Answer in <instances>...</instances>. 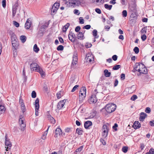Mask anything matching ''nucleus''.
I'll return each instance as SVG.
<instances>
[{
    "label": "nucleus",
    "instance_id": "1",
    "mask_svg": "<svg viewBox=\"0 0 154 154\" xmlns=\"http://www.w3.org/2000/svg\"><path fill=\"white\" fill-rule=\"evenodd\" d=\"M134 69L140 74H146L148 73V69L143 64L140 63H136L134 66Z\"/></svg>",
    "mask_w": 154,
    "mask_h": 154
},
{
    "label": "nucleus",
    "instance_id": "2",
    "mask_svg": "<svg viewBox=\"0 0 154 154\" xmlns=\"http://www.w3.org/2000/svg\"><path fill=\"white\" fill-rule=\"evenodd\" d=\"M116 107V104L114 103H109L106 106V110L107 112L110 113L115 110Z\"/></svg>",
    "mask_w": 154,
    "mask_h": 154
},
{
    "label": "nucleus",
    "instance_id": "3",
    "mask_svg": "<svg viewBox=\"0 0 154 154\" xmlns=\"http://www.w3.org/2000/svg\"><path fill=\"white\" fill-rule=\"evenodd\" d=\"M86 89L85 87H82L80 90L79 92V99L80 101H82L86 97Z\"/></svg>",
    "mask_w": 154,
    "mask_h": 154
},
{
    "label": "nucleus",
    "instance_id": "4",
    "mask_svg": "<svg viewBox=\"0 0 154 154\" xmlns=\"http://www.w3.org/2000/svg\"><path fill=\"white\" fill-rule=\"evenodd\" d=\"M130 12L131 13L130 17V20L132 23H135L138 16L137 11H131Z\"/></svg>",
    "mask_w": 154,
    "mask_h": 154
},
{
    "label": "nucleus",
    "instance_id": "5",
    "mask_svg": "<svg viewBox=\"0 0 154 154\" xmlns=\"http://www.w3.org/2000/svg\"><path fill=\"white\" fill-rule=\"evenodd\" d=\"M39 99L38 98H37L35 101V115L36 116H38V111L39 107Z\"/></svg>",
    "mask_w": 154,
    "mask_h": 154
},
{
    "label": "nucleus",
    "instance_id": "6",
    "mask_svg": "<svg viewBox=\"0 0 154 154\" xmlns=\"http://www.w3.org/2000/svg\"><path fill=\"white\" fill-rule=\"evenodd\" d=\"M5 145L6 151L9 150L12 146V144L9 140L8 139L7 137V135L5 136Z\"/></svg>",
    "mask_w": 154,
    "mask_h": 154
},
{
    "label": "nucleus",
    "instance_id": "7",
    "mask_svg": "<svg viewBox=\"0 0 154 154\" xmlns=\"http://www.w3.org/2000/svg\"><path fill=\"white\" fill-rule=\"evenodd\" d=\"M30 69L31 70L36 71L40 67L38 64L35 63H32L30 64Z\"/></svg>",
    "mask_w": 154,
    "mask_h": 154
},
{
    "label": "nucleus",
    "instance_id": "8",
    "mask_svg": "<svg viewBox=\"0 0 154 154\" xmlns=\"http://www.w3.org/2000/svg\"><path fill=\"white\" fill-rule=\"evenodd\" d=\"M15 35H13L12 38V44L13 49H16L18 46V42L15 39Z\"/></svg>",
    "mask_w": 154,
    "mask_h": 154
},
{
    "label": "nucleus",
    "instance_id": "9",
    "mask_svg": "<svg viewBox=\"0 0 154 154\" xmlns=\"http://www.w3.org/2000/svg\"><path fill=\"white\" fill-rule=\"evenodd\" d=\"M18 4L17 2H16L13 6L12 7V17H14L16 14L17 10L18 7Z\"/></svg>",
    "mask_w": 154,
    "mask_h": 154
},
{
    "label": "nucleus",
    "instance_id": "10",
    "mask_svg": "<svg viewBox=\"0 0 154 154\" xmlns=\"http://www.w3.org/2000/svg\"><path fill=\"white\" fill-rule=\"evenodd\" d=\"M85 60L86 61L91 63H92L94 60L93 56L92 55H90L89 54L86 55Z\"/></svg>",
    "mask_w": 154,
    "mask_h": 154
},
{
    "label": "nucleus",
    "instance_id": "11",
    "mask_svg": "<svg viewBox=\"0 0 154 154\" xmlns=\"http://www.w3.org/2000/svg\"><path fill=\"white\" fill-rule=\"evenodd\" d=\"M66 100H64L59 101L58 103L57 106V108L58 110L61 109L64 106Z\"/></svg>",
    "mask_w": 154,
    "mask_h": 154
},
{
    "label": "nucleus",
    "instance_id": "12",
    "mask_svg": "<svg viewBox=\"0 0 154 154\" xmlns=\"http://www.w3.org/2000/svg\"><path fill=\"white\" fill-rule=\"evenodd\" d=\"M75 34L72 32H70L68 35V38L69 40H70L72 42H74L75 41Z\"/></svg>",
    "mask_w": 154,
    "mask_h": 154
},
{
    "label": "nucleus",
    "instance_id": "13",
    "mask_svg": "<svg viewBox=\"0 0 154 154\" xmlns=\"http://www.w3.org/2000/svg\"><path fill=\"white\" fill-rule=\"evenodd\" d=\"M31 21L29 19H28L25 25V28L27 29H29L31 26Z\"/></svg>",
    "mask_w": 154,
    "mask_h": 154
},
{
    "label": "nucleus",
    "instance_id": "14",
    "mask_svg": "<svg viewBox=\"0 0 154 154\" xmlns=\"http://www.w3.org/2000/svg\"><path fill=\"white\" fill-rule=\"evenodd\" d=\"M136 4L134 3L132 4H130L129 5V9L130 11H137L136 9Z\"/></svg>",
    "mask_w": 154,
    "mask_h": 154
},
{
    "label": "nucleus",
    "instance_id": "15",
    "mask_svg": "<svg viewBox=\"0 0 154 154\" xmlns=\"http://www.w3.org/2000/svg\"><path fill=\"white\" fill-rule=\"evenodd\" d=\"M132 126L134 129H136L140 127L141 124L138 121H136L134 122Z\"/></svg>",
    "mask_w": 154,
    "mask_h": 154
},
{
    "label": "nucleus",
    "instance_id": "16",
    "mask_svg": "<svg viewBox=\"0 0 154 154\" xmlns=\"http://www.w3.org/2000/svg\"><path fill=\"white\" fill-rule=\"evenodd\" d=\"M147 116V115L145 113L141 112L140 113V117L139 120L140 121L143 122L145 118Z\"/></svg>",
    "mask_w": 154,
    "mask_h": 154
},
{
    "label": "nucleus",
    "instance_id": "17",
    "mask_svg": "<svg viewBox=\"0 0 154 154\" xmlns=\"http://www.w3.org/2000/svg\"><path fill=\"white\" fill-rule=\"evenodd\" d=\"M36 71L39 73L42 77L44 78L45 77V72L41 68L39 67L38 68Z\"/></svg>",
    "mask_w": 154,
    "mask_h": 154
},
{
    "label": "nucleus",
    "instance_id": "18",
    "mask_svg": "<svg viewBox=\"0 0 154 154\" xmlns=\"http://www.w3.org/2000/svg\"><path fill=\"white\" fill-rule=\"evenodd\" d=\"M90 101L91 102L94 103H95L97 102V99L96 95H93L91 96Z\"/></svg>",
    "mask_w": 154,
    "mask_h": 154
},
{
    "label": "nucleus",
    "instance_id": "19",
    "mask_svg": "<svg viewBox=\"0 0 154 154\" xmlns=\"http://www.w3.org/2000/svg\"><path fill=\"white\" fill-rule=\"evenodd\" d=\"M62 131L61 129L59 128H57L55 130V133L56 135V137H57L58 136H59L62 133Z\"/></svg>",
    "mask_w": 154,
    "mask_h": 154
},
{
    "label": "nucleus",
    "instance_id": "20",
    "mask_svg": "<svg viewBox=\"0 0 154 154\" xmlns=\"http://www.w3.org/2000/svg\"><path fill=\"white\" fill-rule=\"evenodd\" d=\"M92 125V123L91 121H87L84 124L85 128H88L90 126Z\"/></svg>",
    "mask_w": 154,
    "mask_h": 154
},
{
    "label": "nucleus",
    "instance_id": "21",
    "mask_svg": "<svg viewBox=\"0 0 154 154\" xmlns=\"http://www.w3.org/2000/svg\"><path fill=\"white\" fill-rule=\"evenodd\" d=\"M69 3L70 4H71L77 5H78L81 3V2L79 0L70 1H69Z\"/></svg>",
    "mask_w": 154,
    "mask_h": 154
},
{
    "label": "nucleus",
    "instance_id": "22",
    "mask_svg": "<svg viewBox=\"0 0 154 154\" xmlns=\"http://www.w3.org/2000/svg\"><path fill=\"white\" fill-rule=\"evenodd\" d=\"M58 9L52 6L51 10V14L52 15H54L56 13Z\"/></svg>",
    "mask_w": 154,
    "mask_h": 154
},
{
    "label": "nucleus",
    "instance_id": "23",
    "mask_svg": "<svg viewBox=\"0 0 154 154\" xmlns=\"http://www.w3.org/2000/svg\"><path fill=\"white\" fill-rule=\"evenodd\" d=\"M70 25L69 23H67L63 27V31L64 32H65L66 31L67 29Z\"/></svg>",
    "mask_w": 154,
    "mask_h": 154
},
{
    "label": "nucleus",
    "instance_id": "24",
    "mask_svg": "<svg viewBox=\"0 0 154 154\" xmlns=\"http://www.w3.org/2000/svg\"><path fill=\"white\" fill-rule=\"evenodd\" d=\"M44 31L40 29L37 34L38 36L40 37L43 36L44 34Z\"/></svg>",
    "mask_w": 154,
    "mask_h": 154
},
{
    "label": "nucleus",
    "instance_id": "25",
    "mask_svg": "<svg viewBox=\"0 0 154 154\" xmlns=\"http://www.w3.org/2000/svg\"><path fill=\"white\" fill-rule=\"evenodd\" d=\"M83 33L81 32H79L78 35V38L82 39H83Z\"/></svg>",
    "mask_w": 154,
    "mask_h": 154
},
{
    "label": "nucleus",
    "instance_id": "26",
    "mask_svg": "<svg viewBox=\"0 0 154 154\" xmlns=\"http://www.w3.org/2000/svg\"><path fill=\"white\" fill-rule=\"evenodd\" d=\"M104 73L105 76L106 77H109L110 76L111 73L108 72L107 69H105L104 71Z\"/></svg>",
    "mask_w": 154,
    "mask_h": 154
},
{
    "label": "nucleus",
    "instance_id": "27",
    "mask_svg": "<svg viewBox=\"0 0 154 154\" xmlns=\"http://www.w3.org/2000/svg\"><path fill=\"white\" fill-rule=\"evenodd\" d=\"M20 39L23 43L25 42L26 39V37L25 35H21L20 37Z\"/></svg>",
    "mask_w": 154,
    "mask_h": 154
},
{
    "label": "nucleus",
    "instance_id": "28",
    "mask_svg": "<svg viewBox=\"0 0 154 154\" xmlns=\"http://www.w3.org/2000/svg\"><path fill=\"white\" fill-rule=\"evenodd\" d=\"M5 108L4 106L0 105V112L1 113L5 112Z\"/></svg>",
    "mask_w": 154,
    "mask_h": 154
},
{
    "label": "nucleus",
    "instance_id": "29",
    "mask_svg": "<svg viewBox=\"0 0 154 154\" xmlns=\"http://www.w3.org/2000/svg\"><path fill=\"white\" fill-rule=\"evenodd\" d=\"M97 31L96 29H94L93 31V35L95 38H97L98 37V36H97Z\"/></svg>",
    "mask_w": 154,
    "mask_h": 154
},
{
    "label": "nucleus",
    "instance_id": "30",
    "mask_svg": "<svg viewBox=\"0 0 154 154\" xmlns=\"http://www.w3.org/2000/svg\"><path fill=\"white\" fill-rule=\"evenodd\" d=\"M33 50L36 53H37L39 51V49L38 48V47L37 45L36 44H35L33 47Z\"/></svg>",
    "mask_w": 154,
    "mask_h": 154
},
{
    "label": "nucleus",
    "instance_id": "31",
    "mask_svg": "<svg viewBox=\"0 0 154 154\" xmlns=\"http://www.w3.org/2000/svg\"><path fill=\"white\" fill-rule=\"evenodd\" d=\"M104 7L105 8L109 10H110L112 7V5H108L107 4H105L104 5Z\"/></svg>",
    "mask_w": 154,
    "mask_h": 154
},
{
    "label": "nucleus",
    "instance_id": "32",
    "mask_svg": "<svg viewBox=\"0 0 154 154\" xmlns=\"http://www.w3.org/2000/svg\"><path fill=\"white\" fill-rule=\"evenodd\" d=\"M121 67V66L119 65H116L113 66L112 69L113 70H117Z\"/></svg>",
    "mask_w": 154,
    "mask_h": 154
},
{
    "label": "nucleus",
    "instance_id": "33",
    "mask_svg": "<svg viewBox=\"0 0 154 154\" xmlns=\"http://www.w3.org/2000/svg\"><path fill=\"white\" fill-rule=\"evenodd\" d=\"M24 120V118H23V117L22 118L20 117L19 119V124L20 125H22L23 124H25L23 122V120Z\"/></svg>",
    "mask_w": 154,
    "mask_h": 154
},
{
    "label": "nucleus",
    "instance_id": "34",
    "mask_svg": "<svg viewBox=\"0 0 154 154\" xmlns=\"http://www.w3.org/2000/svg\"><path fill=\"white\" fill-rule=\"evenodd\" d=\"M147 26L144 27L142 29L141 32L142 34H145L146 33L147 30Z\"/></svg>",
    "mask_w": 154,
    "mask_h": 154
},
{
    "label": "nucleus",
    "instance_id": "35",
    "mask_svg": "<svg viewBox=\"0 0 154 154\" xmlns=\"http://www.w3.org/2000/svg\"><path fill=\"white\" fill-rule=\"evenodd\" d=\"M76 131L77 133L79 135H81L82 134V130H80L79 128H77L76 130Z\"/></svg>",
    "mask_w": 154,
    "mask_h": 154
},
{
    "label": "nucleus",
    "instance_id": "36",
    "mask_svg": "<svg viewBox=\"0 0 154 154\" xmlns=\"http://www.w3.org/2000/svg\"><path fill=\"white\" fill-rule=\"evenodd\" d=\"M107 131L106 130H104L103 132V136L104 138H106L107 135Z\"/></svg>",
    "mask_w": 154,
    "mask_h": 154
},
{
    "label": "nucleus",
    "instance_id": "37",
    "mask_svg": "<svg viewBox=\"0 0 154 154\" xmlns=\"http://www.w3.org/2000/svg\"><path fill=\"white\" fill-rule=\"evenodd\" d=\"M60 5V4L59 3L56 2L54 4L53 6L54 7H55V8L58 9Z\"/></svg>",
    "mask_w": 154,
    "mask_h": 154
},
{
    "label": "nucleus",
    "instance_id": "38",
    "mask_svg": "<svg viewBox=\"0 0 154 154\" xmlns=\"http://www.w3.org/2000/svg\"><path fill=\"white\" fill-rule=\"evenodd\" d=\"M137 98V96L136 95H133L131 98V100L132 101L135 100Z\"/></svg>",
    "mask_w": 154,
    "mask_h": 154
},
{
    "label": "nucleus",
    "instance_id": "39",
    "mask_svg": "<svg viewBox=\"0 0 154 154\" xmlns=\"http://www.w3.org/2000/svg\"><path fill=\"white\" fill-rule=\"evenodd\" d=\"M154 153V149L151 148L149 150V152H147L146 154H153Z\"/></svg>",
    "mask_w": 154,
    "mask_h": 154
},
{
    "label": "nucleus",
    "instance_id": "40",
    "mask_svg": "<svg viewBox=\"0 0 154 154\" xmlns=\"http://www.w3.org/2000/svg\"><path fill=\"white\" fill-rule=\"evenodd\" d=\"M20 125V129L22 131H24L26 127V125L25 124H23Z\"/></svg>",
    "mask_w": 154,
    "mask_h": 154
},
{
    "label": "nucleus",
    "instance_id": "41",
    "mask_svg": "<svg viewBox=\"0 0 154 154\" xmlns=\"http://www.w3.org/2000/svg\"><path fill=\"white\" fill-rule=\"evenodd\" d=\"M108 126H109L108 124L103 125L102 127V129H103L104 130H106L107 131H108Z\"/></svg>",
    "mask_w": 154,
    "mask_h": 154
},
{
    "label": "nucleus",
    "instance_id": "42",
    "mask_svg": "<svg viewBox=\"0 0 154 154\" xmlns=\"http://www.w3.org/2000/svg\"><path fill=\"white\" fill-rule=\"evenodd\" d=\"M72 129L71 128H67L65 129V131L66 132L69 133L72 132Z\"/></svg>",
    "mask_w": 154,
    "mask_h": 154
},
{
    "label": "nucleus",
    "instance_id": "43",
    "mask_svg": "<svg viewBox=\"0 0 154 154\" xmlns=\"http://www.w3.org/2000/svg\"><path fill=\"white\" fill-rule=\"evenodd\" d=\"M64 48L63 47L62 45H59L57 48V50L58 51H62Z\"/></svg>",
    "mask_w": 154,
    "mask_h": 154
},
{
    "label": "nucleus",
    "instance_id": "44",
    "mask_svg": "<svg viewBox=\"0 0 154 154\" xmlns=\"http://www.w3.org/2000/svg\"><path fill=\"white\" fill-rule=\"evenodd\" d=\"M134 52H135V53L136 54H138L139 51V50L138 47H135L133 50Z\"/></svg>",
    "mask_w": 154,
    "mask_h": 154
},
{
    "label": "nucleus",
    "instance_id": "45",
    "mask_svg": "<svg viewBox=\"0 0 154 154\" xmlns=\"http://www.w3.org/2000/svg\"><path fill=\"white\" fill-rule=\"evenodd\" d=\"M13 54L14 57H15L17 55V49H14L13 51Z\"/></svg>",
    "mask_w": 154,
    "mask_h": 154
},
{
    "label": "nucleus",
    "instance_id": "46",
    "mask_svg": "<svg viewBox=\"0 0 154 154\" xmlns=\"http://www.w3.org/2000/svg\"><path fill=\"white\" fill-rule=\"evenodd\" d=\"M145 112L147 113H149L151 112V109L149 107H146L145 110Z\"/></svg>",
    "mask_w": 154,
    "mask_h": 154
},
{
    "label": "nucleus",
    "instance_id": "47",
    "mask_svg": "<svg viewBox=\"0 0 154 154\" xmlns=\"http://www.w3.org/2000/svg\"><path fill=\"white\" fill-rule=\"evenodd\" d=\"M79 23H80L81 24H84V20L83 19V18L82 17H80L79 18Z\"/></svg>",
    "mask_w": 154,
    "mask_h": 154
},
{
    "label": "nucleus",
    "instance_id": "48",
    "mask_svg": "<svg viewBox=\"0 0 154 154\" xmlns=\"http://www.w3.org/2000/svg\"><path fill=\"white\" fill-rule=\"evenodd\" d=\"M36 97V94L35 91H33L32 93V98H35Z\"/></svg>",
    "mask_w": 154,
    "mask_h": 154
},
{
    "label": "nucleus",
    "instance_id": "49",
    "mask_svg": "<svg viewBox=\"0 0 154 154\" xmlns=\"http://www.w3.org/2000/svg\"><path fill=\"white\" fill-rule=\"evenodd\" d=\"M79 87V85H76L73 88H72V89L71 90L72 92H74L75 91L76 89H77V88Z\"/></svg>",
    "mask_w": 154,
    "mask_h": 154
},
{
    "label": "nucleus",
    "instance_id": "50",
    "mask_svg": "<svg viewBox=\"0 0 154 154\" xmlns=\"http://www.w3.org/2000/svg\"><path fill=\"white\" fill-rule=\"evenodd\" d=\"M141 38L143 41H144L146 39V36L145 34L141 35Z\"/></svg>",
    "mask_w": 154,
    "mask_h": 154
},
{
    "label": "nucleus",
    "instance_id": "51",
    "mask_svg": "<svg viewBox=\"0 0 154 154\" xmlns=\"http://www.w3.org/2000/svg\"><path fill=\"white\" fill-rule=\"evenodd\" d=\"M47 28V26L46 25H44L41 26L40 29L43 30L44 31H45Z\"/></svg>",
    "mask_w": 154,
    "mask_h": 154
},
{
    "label": "nucleus",
    "instance_id": "52",
    "mask_svg": "<svg viewBox=\"0 0 154 154\" xmlns=\"http://www.w3.org/2000/svg\"><path fill=\"white\" fill-rule=\"evenodd\" d=\"M19 102L20 104H21V106H24L25 105L23 103V100L22 99H20L19 100Z\"/></svg>",
    "mask_w": 154,
    "mask_h": 154
},
{
    "label": "nucleus",
    "instance_id": "53",
    "mask_svg": "<svg viewBox=\"0 0 154 154\" xmlns=\"http://www.w3.org/2000/svg\"><path fill=\"white\" fill-rule=\"evenodd\" d=\"M83 147L82 146H80V147L78 148L76 150L75 152H81L82 150L83 149Z\"/></svg>",
    "mask_w": 154,
    "mask_h": 154
},
{
    "label": "nucleus",
    "instance_id": "54",
    "mask_svg": "<svg viewBox=\"0 0 154 154\" xmlns=\"http://www.w3.org/2000/svg\"><path fill=\"white\" fill-rule=\"evenodd\" d=\"M91 26L90 25H87L84 26L83 29H90Z\"/></svg>",
    "mask_w": 154,
    "mask_h": 154
},
{
    "label": "nucleus",
    "instance_id": "55",
    "mask_svg": "<svg viewBox=\"0 0 154 154\" xmlns=\"http://www.w3.org/2000/svg\"><path fill=\"white\" fill-rule=\"evenodd\" d=\"M61 91H60V92L57 93L56 95L57 98L59 99L61 97L62 95H61Z\"/></svg>",
    "mask_w": 154,
    "mask_h": 154
},
{
    "label": "nucleus",
    "instance_id": "56",
    "mask_svg": "<svg viewBox=\"0 0 154 154\" xmlns=\"http://www.w3.org/2000/svg\"><path fill=\"white\" fill-rule=\"evenodd\" d=\"M100 141L101 143H102L104 145H106V141L103 139L101 138L100 139Z\"/></svg>",
    "mask_w": 154,
    "mask_h": 154
},
{
    "label": "nucleus",
    "instance_id": "57",
    "mask_svg": "<svg viewBox=\"0 0 154 154\" xmlns=\"http://www.w3.org/2000/svg\"><path fill=\"white\" fill-rule=\"evenodd\" d=\"M125 74L122 73L120 75V79L121 80H123L125 79Z\"/></svg>",
    "mask_w": 154,
    "mask_h": 154
},
{
    "label": "nucleus",
    "instance_id": "58",
    "mask_svg": "<svg viewBox=\"0 0 154 154\" xmlns=\"http://www.w3.org/2000/svg\"><path fill=\"white\" fill-rule=\"evenodd\" d=\"M80 29H81V28L80 26H77V27H76V28L75 29V31L76 32H78L80 30Z\"/></svg>",
    "mask_w": 154,
    "mask_h": 154
},
{
    "label": "nucleus",
    "instance_id": "59",
    "mask_svg": "<svg viewBox=\"0 0 154 154\" xmlns=\"http://www.w3.org/2000/svg\"><path fill=\"white\" fill-rule=\"evenodd\" d=\"M14 24L16 27H18L19 26V24L16 21H14Z\"/></svg>",
    "mask_w": 154,
    "mask_h": 154
},
{
    "label": "nucleus",
    "instance_id": "60",
    "mask_svg": "<svg viewBox=\"0 0 154 154\" xmlns=\"http://www.w3.org/2000/svg\"><path fill=\"white\" fill-rule=\"evenodd\" d=\"M2 6L4 8H5L6 7V0H2Z\"/></svg>",
    "mask_w": 154,
    "mask_h": 154
},
{
    "label": "nucleus",
    "instance_id": "61",
    "mask_svg": "<svg viewBox=\"0 0 154 154\" xmlns=\"http://www.w3.org/2000/svg\"><path fill=\"white\" fill-rule=\"evenodd\" d=\"M112 58L113 60L116 61L118 57L116 55H114L112 56Z\"/></svg>",
    "mask_w": 154,
    "mask_h": 154
},
{
    "label": "nucleus",
    "instance_id": "62",
    "mask_svg": "<svg viewBox=\"0 0 154 154\" xmlns=\"http://www.w3.org/2000/svg\"><path fill=\"white\" fill-rule=\"evenodd\" d=\"M73 61L75 62H77V60H78L77 57L74 55L73 56Z\"/></svg>",
    "mask_w": 154,
    "mask_h": 154
},
{
    "label": "nucleus",
    "instance_id": "63",
    "mask_svg": "<svg viewBox=\"0 0 154 154\" xmlns=\"http://www.w3.org/2000/svg\"><path fill=\"white\" fill-rule=\"evenodd\" d=\"M58 39H59L60 42L61 43H63L64 42V40H63V38L61 37H58Z\"/></svg>",
    "mask_w": 154,
    "mask_h": 154
},
{
    "label": "nucleus",
    "instance_id": "64",
    "mask_svg": "<svg viewBox=\"0 0 154 154\" xmlns=\"http://www.w3.org/2000/svg\"><path fill=\"white\" fill-rule=\"evenodd\" d=\"M95 11L99 14H100L101 13V10L99 8H96L95 9Z\"/></svg>",
    "mask_w": 154,
    "mask_h": 154
}]
</instances>
